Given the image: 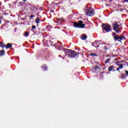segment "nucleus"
<instances>
[{
    "mask_svg": "<svg viewBox=\"0 0 128 128\" xmlns=\"http://www.w3.org/2000/svg\"><path fill=\"white\" fill-rule=\"evenodd\" d=\"M74 28H84L86 24H84V22L82 20H79L78 22H74Z\"/></svg>",
    "mask_w": 128,
    "mask_h": 128,
    "instance_id": "f257e3e1",
    "label": "nucleus"
},
{
    "mask_svg": "<svg viewBox=\"0 0 128 128\" xmlns=\"http://www.w3.org/2000/svg\"><path fill=\"white\" fill-rule=\"evenodd\" d=\"M113 30H115L117 34H118L120 32V30H122V28H120V26L118 24V22H115L113 24Z\"/></svg>",
    "mask_w": 128,
    "mask_h": 128,
    "instance_id": "f03ea898",
    "label": "nucleus"
},
{
    "mask_svg": "<svg viewBox=\"0 0 128 128\" xmlns=\"http://www.w3.org/2000/svg\"><path fill=\"white\" fill-rule=\"evenodd\" d=\"M86 14L88 16H92L94 14V10L90 8L86 10Z\"/></svg>",
    "mask_w": 128,
    "mask_h": 128,
    "instance_id": "7ed1b4c3",
    "label": "nucleus"
},
{
    "mask_svg": "<svg viewBox=\"0 0 128 128\" xmlns=\"http://www.w3.org/2000/svg\"><path fill=\"white\" fill-rule=\"evenodd\" d=\"M102 28V29L106 30L107 32H108L112 31V28L110 27V25L108 24H103Z\"/></svg>",
    "mask_w": 128,
    "mask_h": 128,
    "instance_id": "20e7f679",
    "label": "nucleus"
},
{
    "mask_svg": "<svg viewBox=\"0 0 128 128\" xmlns=\"http://www.w3.org/2000/svg\"><path fill=\"white\" fill-rule=\"evenodd\" d=\"M64 50H68L69 52L71 54V58H74V56H76L78 54V53H76V52L74 50H70L68 49H64Z\"/></svg>",
    "mask_w": 128,
    "mask_h": 128,
    "instance_id": "39448f33",
    "label": "nucleus"
},
{
    "mask_svg": "<svg viewBox=\"0 0 128 128\" xmlns=\"http://www.w3.org/2000/svg\"><path fill=\"white\" fill-rule=\"evenodd\" d=\"M124 37L122 36H114V40H118V42H122V40H124Z\"/></svg>",
    "mask_w": 128,
    "mask_h": 128,
    "instance_id": "423d86ee",
    "label": "nucleus"
},
{
    "mask_svg": "<svg viewBox=\"0 0 128 128\" xmlns=\"http://www.w3.org/2000/svg\"><path fill=\"white\" fill-rule=\"evenodd\" d=\"M117 65L119 66V68H116V70H118V72H120V70H122V68H124V64H117Z\"/></svg>",
    "mask_w": 128,
    "mask_h": 128,
    "instance_id": "0eeeda50",
    "label": "nucleus"
},
{
    "mask_svg": "<svg viewBox=\"0 0 128 128\" xmlns=\"http://www.w3.org/2000/svg\"><path fill=\"white\" fill-rule=\"evenodd\" d=\"M110 46L109 44H106L105 46L104 47V50H110Z\"/></svg>",
    "mask_w": 128,
    "mask_h": 128,
    "instance_id": "6e6552de",
    "label": "nucleus"
},
{
    "mask_svg": "<svg viewBox=\"0 0 128 128\" xmlns=\"http://www.w3.org/2000/svg\"><path fill=\"white\" fill-rule=\"evenodd\" d=\"M12 46V44L11 43H8L6 44V48H10Z\"/></svg>",
    "mask_w": 128,
    "mask_h": 128,
    "instance_id": "1a4fd4ad",
    "label": "nucleus"
},
{
    "mask_svg": "<svg viewBox=\"0 0 128 128\" xmlns=\"http://www.w3.org/2000/svg\"><path fill=\"white\" fill-rule=\"evenodd\" d=\"M82 40H86L88 38V36L86 35V34H83L82 35V37L81 38Z\"/></svg>",
    "mask_w": 128,
    "mask_h": 128,
    "instance_id": "9d476101",
    "label": "nucleus"
},
{
    "mask_svg": "<svg viewBox=\"0 0 128 128\" xmlns=\"http://www.w3.org/2000/svg\"><path fill=\"white\" fill-rule=\"evenodd\" d=\"M114 66H111L108 68V71L112 72V70H114Z\"/></svg>",
    "mask_w": 128,
    "mask_h": 128,
    "instance_id": "9b49d317",
    "label": "nucleus"
},
{
    "mask_svg": "<svg viewBox=\"0 0 128 128\" xmlns=\"http://www.w3.org/2000/svg\"><path fill=\"white\" fill-rule=\"evenodd\" d=\"M6 54V52H4V50H2L0 51V56H4V54Z\"/></svg>",
    "mask_w": 128,
    "mask_h": 128,
    "instance_id": "f8f14e48",
    "label": "nucleus"
},
{
    "mask_svg": "<svg viewBox=\"0 0 128 128\" xmlns=\"http://www.w3.org/2000/svg\"><path fill=\"white\" fill-rule=\"evenodd\" d=\"M90 56H98V55L94 53H90Z\"/></svg>",
    "mask_w": 128,
    "mask_h": 128,
    "instance_id": "ddd939ff",
    "label": "nucleus"
},
{
    "mask_svg": "<svg viewBox=\"0 0 128 128\" xmlns=\"http://www.w3.org/2000/svg\"><path fill=\"white\" fill-rule=\"evenodd\" d=\"M62 20H64V19H62V18H58L56 22L58 23V22H62Z\"/></svg>",
    "mask_w": 128,
    "mask_h": 128,
    "instance_id": "4468645a",
    "label": "nucleus"
},
{
    "mask_svg": "<svg viewBox=\"0 0 128 128\" xmlns=\"http://www.w3.org/2000/svg\"><path fill=\"white\" fill-rule=\"evenodd\" d=\"M36 24H40V18H37L36 20Z\"/></svg>",
    "mask_w": 128,
    "mask_h": 128,
    "instance_id": "2eb2a0df",
    "label": "nucleus"
},
{
    "mask_svg": "<svg viewBox=\"0 0 128 128\" xmlns=\"http://www.w3.org/2000/svg\"><path fill=\"white\" fill-rule=\"evenodd\" d=\"M110 60V58L106 59V60H105L106 64H108V62Z\"/></svg>",
    "mask_w": 128,
    "mask_h": 128,
    "instance_id": "dca6fc26",
    "label": "nucleus"
},
{
    "mask_svg": "<svg viewBox=\"0 0 128 128\" xmlns=\"http://www.w3.org/2000/svg\"><path fill=\"white\" fill-rule=\"evenodd\" d=\"M1 46L3 48H4L6 46V45L4 44H2V42H0Z\"/></svg>",
    "mask_w": 128,
    "mask_h": 128,
    "instance_id": "f3484780",
    "label": "nucleus"
},
{
    "mask_svg": "<svg viewBox=\"0 0 128 128\" xmlns=\"http://www.w3.org/2000/svg\"><path fill=\"white\" fill-rule=\"evenodd\" d=\"M24 34H25V36H28V32H26L24 33Z\"/></svg>",
    "mask_w": 128,
    "mask_h": 128,
    "instance_id": "a211bd4d",
    "label": "nucleus"
},
{
    "mask_svg": "<svg viewBox=\"0 0 128 128\" xmlns=\"http://www.w3.org/2000/svg\"><path fill=\"white\" fill-rule=\"evenodd\" d=\"M34 28H36V26H32V30H34Z\"/></svg>",
    "mask_w": 128,
    "mask_h": 128,
    "instance_id": "6ab92c4d",
    "label": "nucleus"
},
{
    "mask_svg": "<svg viewBox=\"0 0 128 128\" xmlns=\"http://www.w3.org/2000/svg\"><path fill=\"white\" fill-rule=\"evenodd\" d=\"M125 72H126V74L128 75V70H126Z\"/></svg>",
    "mask_w": 128,
    "mask_h": 128,
    "instance_id": "aec40b11",
    "label": "nucleus"
},
{
    "mask_svg": "<svg viewBox=\"0 0 128 128\" xmlns=\"http://www.w3.org/2000/svg\"><path fill=\"white\" fill-rule=\"evenodd\" d=\"M128 0H124V2H128Z\"/></svg>",
    "mask_w": 128,
    "mask_h": 128,
    "instance_id": "412c9836",
    "label": "nucleus"
},
{
    "mask_svg": "<svg viewBox=\"0 0 128 128\" xmlns=\"http://www.w3.org/2000/svg\"><path fill=\"white\" fill-rule=\"evenodd\" d=\"M30 18H34V15H31Z\"/></svg>",
    "mask_w": 128,
    "mask_h": 128,
    "instance_id": "4be33fe9",
    "label": "nucleus"
},
{
    "mask_svg": "<svg viewBox=\"0 0 128 128\" xmlns=\"http://www.w3.org/2000/svg\"><path fill=\"white\" fill-rule=\"evenodd\" d=\"M20 5L22 4V2H20Z\"/></svg>",
    "mask_w": 128,
    "mask_h": 128,
    "instance_id": "5701e85b",
    "label": "nucleus"
},
{
    "mask_svg": "<svg viewBox=\"0 0 128 128\" xmlns=\"http://www.w3.org/2000/svg\"><path fill=\"white\" fill-rule=\"evenodd\" d=\"M98 69V67H96V68H95L96 70Z\"/></svg>",
    "mask_w": 128,
    "mask_h": 128,
    "instance_id": "b1692460",
    "label": "nucleus"
},
{
    "mask_svg": "<svg viewBox=\"0 0 128 128\" xmlns=\"http://www.w3.org/2000/svg\"><path fill=\"white\" fill-rule=\"evenodd\" d=\"M113 34H114V36H116V33H113Z\"/></svg>",
    "mask_w": 128,
    "mask_h": 128,
    "instance_id": "393cba45",
    "label": "nucleus"
},
{
    "mask_svg": "<svg viewBox=\"0 0 128 128\" xmlns=\"http://www.w3.org/2000/svg\"><path fill=\"white\" fill-rule=\"evenodd\" d=\"M24 2H26V0H23Z\"/></svg>",
    "mask_w": 128,
    "mask_h": 128,
    "instance_id": "a878e982",
    "label": "nucleus"
},
{
    "mask_svg": "<svg viewBox=\"0 0 128 128\" xmlns=\"http://www.w3.org/2000/svg\"><path fill=\"white\" fill-rule=\"evenodd\" d=\"M111 0V1H112V0Z\"/></svg>",
    "mask_w": 128,
    "mask_h": 128,
    "instance_id": "bb28decb",
    "label": "nucleus"
}]
</instances>
